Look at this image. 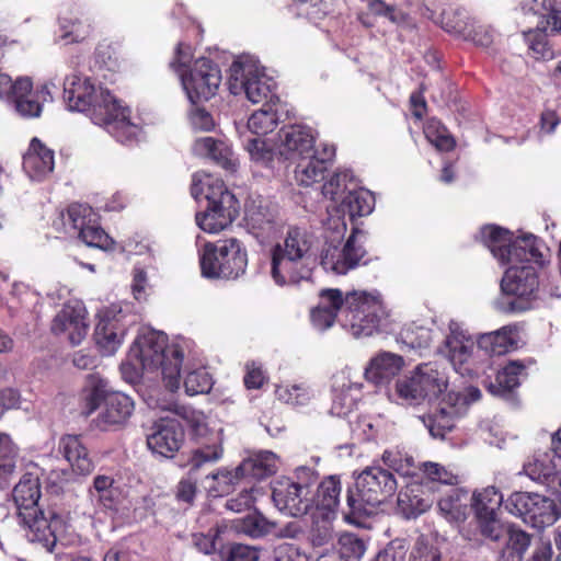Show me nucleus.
Returning <instances> with one entry per match:
<instances>
[{"mask_svg": "<svg viewBox=\"0 0 561 561\" xmlns=\"http://www.w3.org/2000/svg\"><path fill=\"white\" fill-rule=\"evenodd\" d=\"M12 496L20 524L30 530L31 540L41 542L51 552L58 537L66 530V522L54 508H45L39 502L38 476L33 472L24 473L14 486Z\"/></svg>", "mask_w": 561, "mask_h": 561, "instance_id": "f257e3e1", "label": "nucleus"}, {"mask_svg": "<svg viewBox=\"0 0 561 561\" xmlns=\"http://www.w3.org/2000/svg\"><path fill=\"white\" fill-rule=\"evenodd\" d=\"M318 305L336 314L341 311L343 325L350 327L356 337L371 336L379 331L381 304L367 293L352 291L343 296L337 288H324L319 293Z\"/></svg>", "mask_w": 561, "mask_h": 561, "instance_id": "f03ea898", "label": "nucleus"}, {"mask_svg": "<svg viewBox=\"0 0 561 561\" xmlns=\"http://www.w3.org/2000/svg\"><path fill=\"white\" fill-rule=\"evenodd\" d=\"M129 357L136 358L145 370L161 369L164 386L170 391L180 388L184 354L179 346L168 344L164 333L151 330L139 334L130 347Z\"/></svg>", "mask_w": 561, "mask_h": 561, "instance_id": "7ed1b4c3", "label": "nucleus"}, {"mask_svg": "<svg viewBox=\"0 0 561 561\" xmlns=\"http://www.w3.org/2000/svg\"><path fill=\"white\" fill-rule=\"evenodd\" d=\"M397 480L392 472L379 465L365 468L357 477L355 486L346 493V510L342 513L346 520L371 515L382 503L391 499L397 491Z\"/></svg>", "mask_w": 561, "mask_h": 561, "instance_id": "20e7f679", "label": "nucleus"}, {"mask_svg": "<svg viewBox=\"0 0 561 561\" xmlns=\"http://www.w3.org/2000/svg\"><path fill=\"white\" fill-rule=\"evenodd\" d=\"M191 194L196 199L203 194L207 201L206 209L195 215L197 226L205 232L218 233L239 216V201L218 178L207 175L203 181L194 180Z\"/></svg>", "mask_w": 561, "mask_h": 561, "instance_id": "39448f33", "label": "nucleus"}, {"mask_svg": "<svg viewBox=\"0 0 561 561\" xmlns=\"http://www.w3.org/2000/svg\"><path fill=\"white\" fill-rule=\"evenodd\" d=\"M201 273L209 279H238L248 266V252L237 238L206 242L199 253Z\"/></svg>", "mask_w": 561, "mask_h": 561, "instance_id": "423d86ee", "label": "nucleus"}, {"mask_svg": "<svg viewBox=\"0 0 561 561\" xmlns=\"http://www.w3.org/2000/svg\"><path fill=\"white\" fill-rule=\"evenodd\" d=\"M317 480L316 471L309 467H298L293 478L276 479L272 485L274 505L288 516L300 517L309 514L312 510L311 486Z\"/></svg>", "mask_w": 561, "mask_h": 561, "instance_id": "0eeeda50", "label": "nucleus"}, {"mask_svg": "<svg viewBox=\"0 0 561 561\" xmlns=\"http://www.w3.org/2000/svg\"><path fill=\"white\" fill-rule=\"evenodd\" d=\"M83 413L90 415L100 407L98 425L103 430L125 423L134 411V401L121 391H108L103 380L95 382L83 399Z\"/></svg>", "mask_w": 561, "mask_h": 561, "instance_id": "6e6552de", "label": "nucleus"}, {"mask_svg": "<svg viewBox=\"0 0 561 561\" xmlns=\"http://www.w3.org/2000/svg\"><path fill=\"white\" fill-rule=\"evenodd\" d=\"M501 289L507 297L505 311L523 312L530 309L533 301L538 298L539 275L531 265L508 267L501 280Z\"/></svg>", "mask_w": 561, "mask_h": 561, "instance_id": "1a4fd4ad", "label": "nucleus"}, {"mask_svg": "<svg viewBox=\"0 0 561 561\" xmlns=\"http://www.w3.org/2000/svg\"><path fill=\"white\" fill-rule=\"evenodd\" d=\"M506 511L534 528L552 525L559 517L552 499L531 492H513L504 502Z\"/></svg>", "mask_w": 561, "mask_h": 561, "instance_id": "9d476101", "label": "nucleus"}, {"mask_svg": "<svg viewBox=\"0 0 561 561\" xmlns=\"http://www.w3.org/2000/svg\"><path fill=\"white\" fill-rule=\"evenodd\" d=\"M221 80L219 66L206 57L196 59L187 72L181 73L183 88L194 105L214 98L219 90Z\"/></svg>", "mask_w": 561, "mask_h": 561, "instance_id": "9b49d317", "label": "nucleus"}, {"mask_svg": "<svg viewBox=\"0 0 561 561\" xmlns=\"http://www.w3.org/2000/svg\"><path fill=\"white\" fill-rule=\"evenodd\" d=\"M68 220L78 231V237L89 247L108 250L113 239L104 231L98 221V215L85 204H71L67 209Z\"/></svg>", "mask_w": 561, "mask_h": 561, "instance_id": "f8f14e48", "label": "nucleus"}, {"mask_svg": "<svg viewBox=\"0 0 561 561\" xmlns=\"http://www.w3.org/2000/svg\"><path fill=\"white\" fill-rule=\"evenodd\" d=\"M239 78L231 76L229 81V90L232 94L244 92L247 99L256 104L263 103V106L276 105L279 102L275 89L276 83L256 69L243 68L241 71L240 83Z\"/></svg>", "mask_w": 561, "mask_h": 561, "instance_id": "ddd939ff", "label": "nucleus"}, {"mask_svg": "<svg viewBox=\"0 0 561 561\" xmlns=\"http://www.w3.org/2000/svg\"><path fill=\"white\" fill-rule=\"evenodd\" d=\"M359 233L363 232L358 229H353L341 249L336 245H328L321 254L322 265L336 274L344 275L360 264H367V252L357 241V234Z\"/></svg>", "mask_w": 561, "mask_h": 561, "instance_id": "4468645a", "label": "nucleus"}, {"mask_svg": "<svg viewBox=\"0 0 561 561\" xmlns=\"http://www.w3.org/2000/svg\"><path fill=\"white\" fill-rule=\"evenodd\" d=\"M147 435L148 448L157 455L173 458L185 439V431L181 422L173 417H161L153 422Z\"/></svg>", "mask_w": 561, "mask_h": 561, "instance_id": "2eb2a0df", "label": "nucleus"}, {"mask_svg": "<svg viewBox=\"0 0 561 561\" xmlns=\"http://www.w3.org/2000/svg\"><path fill=\"white\" fill-rule=\"evenodd\" d=\"M123 318L121 311L114 313L110 309L99 314L93 339L102 355L111 356L121 347L127 331Z\"/></svg>", "mask_w": 561, "mask_h": 561, "instance_id": "dca6fc26", "label": "nucleus"}, {"mask_svg": "<svg viewBox=\"0 0 561 561\" xmlns=\"http://www.w3.org/2000/svg\"><path fill=\"white\" fill-rule=\"evenodd\" d=\"M50 100L51 94L47 84L34 89L30 78H20L15 81V90L11 101L22 117H38L42 114L43 104Z\"/></svg>", "mask_w": 561, "mask_h": 561, "instance_id": "f3484780", "label": "nucleus"}, {"mask_svg": "<svg viewBox=\"0 0 561 561\" xmlns=\"http://www.w3.org/2000/svg\"><path fill=\"white\" fill-rule=\"evenodd\" d=\"M85 307L80 302L66 304L55 316L51 323L54 334H67L72 345H78L85 337L89 329Z\"/></svg>", "mask_w": 561, "mask_h": 561, "instance_id": "a211bd4d", "label": "nucleus"}, {"mask_svg": "<svg viewBox=\"0 0 561 561\" xmlns=\"http://www.w3.org/2000/svg\"><path fill=\"white\" fill-rule=\"evenodd\" d=\"M280 153L286 159H300L316 151L313 130L305 125H288L279 130Z\"/></svg>", "mask_w": 561, "mask_h": 561, "instance_id": "6ab92c4d", "label": "nucleus"}, {"mask_svg": "<svg viewBox=\"0 0 561 561\" xmlns=\"http://www.w3.org/2000/svg\"><path fill=\"white\" fill-rule=\"evenodd\" d=\"M55 168V152L39 138L33 137L23 156V169L33 180L42 181Z\"/></svg>", "mask_w": 561, "mask_h": 561, "instance_id": "aec40b11", "label": "nucleus"}, {"mask_svg": "<svg viewBox=\"0 0 561 561\" xmlns=\"http://www.w3.org/2000/svg\"><path fill=\"white\" fill-rule=\"evenodd\" d=\"M527 376V366L523 360H510L497 371L489 390L494 396L515 403L517 401L516 390L520 386V380Z\"/></svg>", "mask_w": 561, "mask_h": 561, "instance_id": "412c9836", "label": "nucleus"}, {"mask_svg": "<svg viewBox=\"0 0 561 561\" xmlns=\"http://www.w3.org/2000/svg\"><path fill=\"white\" fill-rule=\"evenodd\" d=\"M98 90L89 78L71 75L64 82V100L69 110L87 114Z\"/></svg>", "mask_w": 561, "mask_h": 561, "instance_id": "4be33fe9", "label": "nucleus"}, {"mask_svg": "<svg viewBox=\"0 0 561 561\" xmlns=\"http://www.w3.org/2000/svg\"><path fill=\"white\" fill-rule=\"evenodd\" d=\"M301 266L302 260L285 253L279 243L271 249V276L278 286L298 283Z\"/></svg>", "mask_w": 561, "mask_h": 561, "instance_id": "5701e85b", "label": "nucleus"}, {"mask_svg": "<svg viewBox=\"0 0 561 561\" xmlns=\"http://www.w3.org/2000/svg\"><path fill=\"white\" fill-rule=\"evenodd\" d=\"M58 449L77 473L87 476L94 470V463L81 435L66 434L61 436Z\"/></svg>", "mask_w": 561, "mask_h": 561, "instance_id": "b1692460", "label": "nucleus"}, {"mask_svg": "<svg viewBox=\"0 0 561 561\" xmlns=\"http://www.w3.org/2000/svg\"><path fill=\"white\" fill-rule=\"evenodd\" d=\"M342 484L340 476L333 474L324 477L317 486L312 499V512L324 513L329 516H335L340 505V494Z\"/></svg>", "mask_w": 561, "mask_h": 561, "instance_id": "393cba45", "label": "nucleus"}, {"mask_svg": "<svg viewBox=\"0 0 561 561\" xmlns=\"http://www.w3.org/2000/svg\"><path fill=\"white\" fill-rule=\"evenodd\" d=\"M127 108L107 89L99 85L87 115L95 125L105 126Z\"/></svg>", "mask_w": 561, "mask_h": 561, "instance_id": "a878e982", "label": "nucleus"}, {"mask_svg": "<svg viewBox=\"0 0 561 561\" xmlns=\"http://www.w3.org/2000/svg\"><path fill=\"white\" fill-rule=\"evenodd\" d=\"M244 220L248 231L261 243L277 232L275 216L267 207L261 205L248 207Z\"/></svg>", "mask_w": 561, "mask_h": 561, "instance_id": "bb28decb", "label": "nucleus"}, {"mask_svg": "<svg viewBox=\"0 0 561 561\" xmlns=\"http://www.w3.org/2000/svg\"><path fill=\"white\" fill-rule=\"evenodd\" d=\"M483 244L501 265L510 264V250L514 233L496 225H486L481 229Z\"/></svg>", "mask_w": 561, "mask_h": 561, "instance_id": "cd10ccee", "label": "nucleus"}, {"mask_svg": "<svg viewBox=\"0 0 561 561\" xmlns=\"http://www.w3.org/2000/svg\"><path fill=\"white\" fill-rule=\"evenodd\" d=\"M541 248L542 241L534 234L514 238L510 250V264L534 262L542 266L545 256Z\"/></svg>", "mask_w": 561, "mask_h": 561, "instance_id": "c85d7f7f", "label": "nucleus"}, {"mask_svg": "<svg viewBox=\"0 0 561 561\" xmlns=\"http://www.w3.org/2000/svg\"><path fill=\"white\" fill-rule=\"evenodd\" d=\"M403 364L402 356L385 352L370 360L365 375L375 383H382L397 376L401 371Z\"/></svg>", "mask_w": 561, "mask_h": 561, "instance_id": "c756f323", "label": "nucleus"}, {"mask_svg": "<svg viewBox=\"0 0 561 561\" xmlns=\"http://www.w3.org/2000/svg\"><path fill=\"white\" fill-rule=\"evenodd\" d=\"M126 61V51L122 42L117 39L104 38L94 50V62L100 68L110 71H117Z\"/></svg>", "mask_w": 561, "mask_h": 561, "instance_id": "7c9ffc66", "label": "nucleus"}, {"mask_svg": "<svg viewBox=\"0 0 561 561\" xmlns=\"http://www.w3.org/2000/svg\"><path fill=\"white\" fill-rule=\"evenodd\" d=\"M375 206L374 195L365 188L350 190L340 203V210L351 219L369 215Z\"/></svg>", "mask_w": 561, "mask_h": 561, "instance_id": "2f4dec72", "label": "nucleus"}, {"mask_svg": "<svg viewBox=\"0 0 561 561\" xmlns=\"http://www.w3.org/2000/svg\"><path fill=\"white\" fill-rule=\"evenodd\" d=\"M506 542L497 561H523L524 554L531 543V536L514 525L508 526Z\"/></svg>", "mask_w": 561, "mask_h": 561, "instance_id": "473e14b6", "label": "nucleus"}, {"mask_svg": "<svg viewBox=\"0 0 561 561\" xmlns=\"http://www.w3.org/2000/svg\"><path fill=\"white\" fill-rule=\"evenodd\" d=\"M238 471L243 479L263 480L276 472V457L271 451L259 454L253 458L244 459L238 466Z\"/></svg>", "mask_w": 561, "mask_h": 561, "instance_id": "72a5a7b5", "label": "nucleus"}, {"mask_svg": "<svg viewBox=\"0 0 561 561\" xmlns=\"http://www.w3.org/2000/svg\"><path fill=\"white\" fill-rule=\"evenodd\" d=\"M197 147L207 153L218 165L227 171L234 172L238 168V161L233 157L231 148L222 140L213 137H204L197 140Z\"/></svg>", "mask_w": 561, "mask_h": 561, "instance_id": "f704fd0d", "label": "nucleus"}, {"mask_svg": "<svg viewBox=\"0 0 561 561\" xmlns=\"http://www.w3.org/2000/svg\"><path fill=\"white\" fill-rule=\"evenodd\" d=\"M456 415L455 405L439 407L426 414L423 422L433 437L444 438L455 427Z\"/></svg>", "mask_w": 561, "mask_h": 561, "instance_id": "c9c22d12", "label": "nucleus"}, {"mask_svg": "<svg viewBox=\"0 0 561 561\" xmlns=\"http://www.w3.org/2000/svg\"><path fill=\"white\" fill-rule=\"evenodd\" d=\"M478 347L490 356H500L510 352L515 346L512 331L502 328L497 331L481 334L477 341Z\"/></svg>", "mask_w": 561, "mask_h": 561, "instance_id": "e433bc0d", "label": "nucleus"}, {"mask_svg": "<svg viewBox=\"0 0 561 561\" xmlns=\"http://www.w3.org/2000/svg\"><path fill=\"white\" fill-rule=\"evenodd\" d=\"M415 375L424 390L425 399H437L447 388V380L443 374L434 369L431 364L420 365Z\"/></svg>", "mask_w": 561, "mask_h": 561, "instance_id": "4c0bfd02", "label": "nucleus"}, {"mask_svg": "<svg viewBox=\"0 0 561 561\" xmlns=\"http://www.w3.org/2000/svg\"><path fill=\"white\" fill-rule=\"evenodd\" d=\"M312 523L309 531V540L313 547L332 545L335 538L333 520L335 516L324 513L310 512Z\"/></svg>", "mask_w": 561, "mask_h": 561, "instance_id": "58836bf2", "label": "nucleus"}, {"mask_svg": "<svg viewBox=\"0 0 561 561\" xmlns=\"http://www.w3.org/2000/svg\"><path fill=\"white\" fill-rule=\"evenodd\" d=\"M279 245L285 253L302 260L311 249L312 236L306 228L291 226L286 232L284 242Z\"/></svg>", "mask_w": 561, "mask_h": 561, "instance_id": "ea45409f", "label": "nucleus"}, {"mask_svg": "<svg viewBox=\"0 0 561 561\" xmlns=\"http://www.w3.org/2000/svg\"><path fill=\"white\" fill-rule=\"evenodd\" d=\"M445 346L448 350V358L456 370L463 374L469 369L465 367L471 357L473 351V342L470 339L460 337L450 334L446 337Z\"/></svg>", "mask_w": 561, "mask_h": 561, "instance_id": "a19ab883", "label": "nucleus"}, {"mask_svg": "<svg viewBox=\"0 0 561 561\" xmlns=\"http://www.w3.org/2000/svg\"><path fill=\"white\" fill-rule=\"evenodd\" d=\"M328 167L323 161L317 160V150L311 152L310 156L298 159L296 167V176L301 185L309 186L314 182H320L324 179Z\"/></svg>", "mask_w": 561, "mask_h": 561, "instance_id": "79ce46f5", "label": "nucleus"}, {"mask_svg": "<svg viewBox=\"0 0 561 561\" xmlns=\"http://www.w3.org/2000/svg\"><path fill=\"white\" fill-rule=\"evenodd\" d=\"M548 31L550 32V26L541 21L536 30L523 33L531 56L537 60L551 59L553 57V49L549 46L547 39Z\"/></svg>", "mask_w": 561, "mask_h": 561, "instance_id": "37998d69", "label": "nucleus"}, {"mask_svg": "<svg viewBox=\"0 0 561 561\" xmlns=\"http://www.w3.org/2000/svg\"><path fill=\"white\" fill-rule=\"evenodd\" d=\"M362 385L350 383L335 390L333 394L332 411L339 416L348 415L360 400Z\"/></svg>", "mask_w": 561, "mask_h": 561, "instance_id": "c03bdc74", "label": "nucleus"}, {"mask_svg": "<svg viewBox=\"0 0 561 561\" xmlns=\"http://www.w3.org/2000/svg\"><path fill=\"white\" fill-rule=\"evenodd\" d=\"M503 504V495L495 486H488L472 496L476 517L497 515Z\"/></svg>", "mask_w": 561, "mask_h": 561, "instance_id": "a18cd8bd", "label": "nucleus"}, {"mask_svg": "<svg viewBox=\"0 0 561 561\" xmlns=\"http://www.w3.org/2000/svg\"><path fill=\"white\" fill-rule=\"evenodd\" d=\"M382 462L402 477H414L417 474L420 467L414 458L402 453L398 448L386 449L381 456Z\"/></svg>", "mask_w": 561, "mask_h": 561, "instance_id": "49530a36", "label": "nucleus"}, {"mask_svg": "<svg viewBox=\"0 0 561 561\" xmlns=\"http://www.w3.org/2000/svg\"><path fill=\"white\" fill-rule=\"evenodd\" d=\"M425 138L439 151L449 152L456 148V140L436 118H430L424 126Z\"/></svg>", "mask_w": 561, "mask_h": 561, "instance_id": "de8ad7c7", "label": "nucleus"}, {"mask_svg": "<svg viewBox=\"0 0 561 561\" xmlns=\"http://www.w3.org/2000/svg\"><path fill=\"white\" fill-rule=\"evenodd\" d=\"M130 110L127 107L122 115L112 119L104 127L119 142L128 144L137 138L139 127L130 121Z\"/></svg>", "mask_w": 561, "mask_h": 561, "instance_id": "09e8293b", "label": "nucleus"}, {"mask_svg": "<svg viewBox=\"0 0 561 561\" xmlns=\"http://www.w3.org/2000/svg\"><path fill=\"white\" fill-rule=\"evenodd\" d=\"M274 105L262 106L255 111L248 121V128L252 134L265 136L272 133L278 124L277 111Z\"/></svg>", "mask_w": 561, "mask_h": 561, "instance_id": "8fccbe9b", "label": "nucleus"}, {"mask_svg": "<svg viewBox=\"0 0 561 561\" xmlns=\"http://www.w3.org/2000/svg\"><path fill=\"white\" fill-rule=\"evenodd\" d=\"M468 495V491L462 488L454 486L448 493L438 500L439 511L449 519L457 520L463 515L462 500Z\"/></svg>", "mask_w": 561, "mask_h": 561, "instance_id": "3c124183", "label": "nucleus"}, {"mask_svg": "<svg viewBox=\"0 0 561 561\" xmlns=\"http://www.w3.org/2000/svg\"><path fill=\"white\" fill-rule=\"evenodd\" d=\"M213 484L209 485V493L213 496H225L233 491L234 485L240 482L243 477L238 471V467L234 470H218L211 474Z\"/></svg>", "mask_w": 561, "mask_h": 561, "instance_id": "603ef678", "label": "nucleus"}, {"mask_svg": "<svg viewBox=\"0 0 561 561\" xmlns=\"http://www.w3.org/2000/svg\"><path fill=\"white\" fill-rule=\"evenodd\" d=\"M471 21L472 19L461 10L449 9L442 13V27L462 39L465 35L469 34L467 30H469Z\"/></svg>", "mask_w": 561, "mask_h": 561, "instance_id": "864d4df0", "label": "nucleus"}, {"mask_svg": "<svg viewBox=\"0 0 561 561\" xmlns=\"http://www.w3.org/2000/svg\"><path fill=\"white\" fill-rule=\"evenodd\" d=\"M18 457L19 448L16 445L8 435L0 434V480L7 479L14 472Z\"/></svg>", "mask_w": 561, "mask_h": 561, "instance_id": "5fc2aeb1", "label": "nucleus"}, {"mask_svg": "<svg viewBox=\"0 0 561 561\" xmlns=\"http://www.w3.org/2000/svg\"><path fill=\"white\" fill-rule=\"evenodd\" d=\"M420 470L424 473L426 479L432 482L458 486L462 481L461 476L437 462H424L421 465Z\"/></svg>", "mask_w": 561, "mask_h": 561, "instance_id": "6e6d98bb", "label": "nucleus"}, {"mask_svg": "<svg viewBox=\"0 0 561 561\" xmlns=\"http://www.w3.org/2000/svg\"><path fill=\"white\" fill-rule=\"evenodd\" d=\"M398 505L407 518H414L430 508V503L414 493V489H407L399 493Z\"/></svg>", "mask_w": 561, "mask_h": 561, "instance_id": "4d7b16f0", "label": "nucleus"}, {"mask_svg": "<svg viewBox=\"0 0 561 561\" xmlns=\"http://www.w3.org/2000/svg\"><path fill=\"white\" fill-rule=\"evenodd\" d=\"M222 561H259L260 549L253 546L232 542L219 548Z\"/></svg>", "mask_w": 561, "mask_h": 561, "instance_id": "13d9d810", "label": "nucleus"}, {"mask_svg": "<svg viewBox=\"0 0 561 561\" xmlns=\"http://www.w3.org/2000/svg\"><path fill=\"white\" fill-rule=\"evenodd\" d=\"M211 375L204 368L190 371L183 381L185 392L188 396L208 393L213 388Z\"/></svg>", "mask_w": 561, "mask_h": 561, "instance_id": "bf43d9fd", "label": "nucleus"}, {"mask_svg": "<svg viewBox=\"0 0 561 561\" xmlns=\"http://www.w3.org/2000/svg\"><path fill=\"white\" fill-rule=\"evenodd\" d=\"M222 453L224 449L219 444L206 445L194 449L190 459L191 468L188 474L196 473L205 463L216 462L221 458Z\"/></svg>", "mask_w": 561, "mask_h": 561, "instance_id": "052dcab7", "label": "nucleus"}, {"mask_svg": "<svg viewBox=\"0 0 561 561\" xmlns=\"http://www.w3.org/2000/svg\"><path fill=\"white\" fill-rule=\"evenodd\" d=\"M476 519L478 529L485 539L497 542L508 533V527L501 523L497 515L478 516Z\"/></svg>", "mask_w": 561, "mask_h": 561, "instance_id": "680f3d73", "label": "nucleus"}, {"mask_svg": "<svg viewBox=\"0 0 561 561\" xmlns=\"http://www.w3.org/2000/svg\"><path fill=\"white\" fill-rule=\"evenodd\" d=\"M275 394L279 401L291 405H302L309 400L308 387L305 383L277 386Z\"/></svg>", "mask_w": 561, "mask_h": 561, "instance_id": "e2e57ef3", "label": "nucleus"}, {"mask_svg": "<svg viewBox=\"0 0 561 561\" xmlns=\"http://www.w3.org/2000/svg\"><path fill=\"white\" fill-rule=\"evenodd\" d=\"M340 554L347 561L359 560L365 551L366 545L362 538L355 534L346 533L339 538Z\"/></svg>", "mask_w": 561, "mask_h": 561, "instance_id": "0e129e2a", "label": "nucleus"}, {"mask_svg": "<svg viewBox=\"0 0 561 561\" xmlns=\"http://www.w3.org/2000/svg\"><path fill=\"white\" fill-rule=\"evenodd\" d=\"M227 526L225 525H216L210 528L207 534H194L193 542L198 551L210 554L218 549V545H220V535L225 533Z\"/></svg>", "mask_w": 561, "mask_h": 561, "instance_id": "69168bd1", "label": "nucleus"}, {"mask_svg": "<svg viewBox=\"0 0 561 561\" xmlns=\"http://www.w3.org/2000/svg\"><path fill=\"white\" fill-rule=\"evenodd\" d=\"M469 34L463 36L465 41L472 42L476 46L482 48H489L494 41V31L489 26L480 23L472 19L469 30Z\"/></svg>", "mask_w": 561, "mask_h": 561, "instance_id": "338daca9", "label": "nucleus"}, {"mask_svg": "<svg viewBox=\"0 0 561 561\" xmlns=\"http://www.w3.org/2000/svg\"><path fill=\"white\" fill-rule=\"evenodd\" d=\"M410 561H442V552L437 546L420 538L411 551Z\"/></svg>", "mask_w": 561, "mask_h": 561, "instance_id": "774afa93", "label": "nucleus"}]
</instances>
